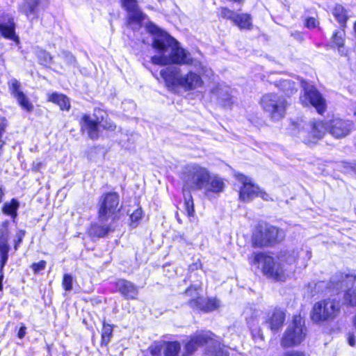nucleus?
<instances>
[{"instance_id":"f257e3e1","label":"nucleus","mask_w":356,"mask_h":356,"mask_svg":"<svg viewBox=\"0 0 356 356\" xmlns=\"http://www.w3.org/2000/svg\"><path fill=\"white\" fill-rule=\"evenodd\" d=\"M147 30L154 35L152 47L157 53L151 58L154 64L165 65L172 63L179 65L192 63L193 59L191 54L166 32L161 30L152 22L147 24Z\"/></svg>"},{"instance_id":"f03ea898","label":"nucleus","mask_w":356,"mask_h":356,"mask_svg":"<svg viewBox=\"0 0 356 356\" xmlns=\"http://www.w3.org/2000/svg\"><path fill=\"white\" fill-rule=\"evenodd\" d=\"M312 257V252L309 249H302L300 252H293L292 254L285 252L278 257V263L274 259L264 252H254L250 259V264L261 268L264 274L277 281H284L288 276V272L292 270V266L297 259L308 261Z\"/></svg>"},{"instance_id":"7ed1b4c3","label":"nucleus","mask_w":356,"mask_h":356,"mask_svg":"<svg viewBox=\"0 0 356 356\" xmlns=\"http://www.w3.org/2000/svg\"><path fill=\"white\" fill-rule=\"evenodd\" d=\"M160 75L170 90L175 91L178 88H181L188 92L197 90L204 85L200 74L192 70L184 73L177 67L163 69L160 72Z\"/></svg>"},{"instance_id":"20e7f679","label":"nucleus","mask_w":356,"mask_h":356,"mask_svg":"<svg viewBox=\"0 0 356 356\" xmlns=\"http://www.w3.org/2000/svg\"><path fill=\"white\" fill-rule=\"evenodd\" d=\"M214 334L209 331H197L190 337L185 343L183 356H189L195 353L198 348L206 345V356H227L224 353L220 343L215 339Z\"/></svg>"},{"instance_id":"39448f33","label":"nucleus","mask_w":356,"mask_h":356,"mask_svg":"<svg viewBox=\"0 0 356 356\" xmlns=\"http://www.w3.org/2000/svg\"><path fill=\"white\" fill-rule=\"evenodd\" d=\"M308 130L306 131L301 129V124L298 122H292L289 128L291 134L299 138L306 144L316 143L319 139H321L327 130V125L321 120H314L309 123Z\"/></svg>"},{"instance_id":"423d86ee","label":"nucleus","mask_w":356,"mask_h":356,"mask_svg":"<svg viewBox=\"0 0 356 356\" xmlns=\"http://www.w3.org/2000/svg\"><path fill=\"white\" fill-rule=\"evenodd\" d=\"M339 312V301L336 298H329L314 304L311 312V318L315 323L328 321L335 318Z\"/></svg>"},{"instance_id":"0eeeda50","label":"nucleus","mask_w":356,"mask_h":356,"mask_svg":"<svg viewBox=\"0 0 356 356\" xmlns=\"http://www.w3.org/2000/svg\"><path fill=\"white\" fill-rule=\"evenodd\" d=\"M260 104L273 121H278L285 115L287 102L282 95L276 93L266 94L261 97Z\"/></svg>"},{"instance_id":"6e6552de","label":"nucleus","mask_w":356,"mask_h":356,"mask_svg":"<svg viewBox=\"0 0 356 356\" xmlns=\"http://www.w3.org/2000/svg\"><path fill=\"white\" fill-rule=\"evenodd\" d=\"M209 170L196 163L188 165L183 172L185 186L193 190H201L209 178Z\"/></svg>"},{"instance_id":"1a4fd4ad","label":"nucleus","mask_w":356,"mask_h":356,"mask_svg":"<svg viewBox=\"0 0 356 356\" xmlns=\"http://www.w3.org/2000/svg\"><path fill=\"white\" fill-rule=\"evenodd\" d=\"M284 232L275 226L259 225L252 236V243L255 247H263L273 245L282 241Z\"/></svg>"},{"instance_id":"9d476101","label":"nucleus","mask_w":356,"mask_h":356,"mask_svg":"<svg viewBox=\"0 0 356 356\" xmlns=\"http://www.w3.org/2000/svg\"><path fill=\"white\" fill-rule=\"evenodd\" d=\"M306 332L304 320L300 316H294L281 339L282 346L286 348L299 345L304 341Z\"/></svg>"},{"instance_id":"9b49d317","label":"nucleus","mask_w":356,"mask_h":356,"mask_svg":"<svg viewBox=\"0 0 356 356\" xmlns=\"http://www.w3.org/2000/svg\"><path fill=\"white\" fill-rule=\"evenodd\" d=\"M200 291H201L200 284L191 285L186 290L185 295L191 298L188 300L191 307L208 312L220 307V303L218 299L200 297Z\"/></svg>"},{"instance_id":"f8f14e48","label":"nucleus","mask_w":356,"mask_h":356,"mask_svg":"<svg viewBox=\"0 0 356 356\" xmlns=\"http://www.w3.org/2000/svg\"><path fill=\"white\" fill-rule=\"evenodd\" d=\"M118 205L119 195L116 193H108L102 196L99 202V220L104 223L109 219L114 220L120 211Z\"/></svg>"},{"instance_id":"ddd939ff","label":"nucleus","mask_w":356,"mask_h":356,"mask_svg":"<svg viewBox=\"0 0 356 356\" xmlns=\"http://www.w3.org/2000/svg\"><path fill=\"white\" fill-rule=\"evenodd\" d=\"M236 179L243 184L239 191V199L242 202H250L256 197H261L264 200H270L269 195L254 185L251 179L243 174L235 175Z\"/></svg>"},{"instance_id":"4468645a","label":"nucleus","mask_w":356,"mask_h":356,"mask_svg":"<svg viewBox=\"0 0 356 356\" xmlns=\"http://www.w3.org/2000/svg\"><path fill=\"white\" fill-rule=\"evenodd\" d=\"M304 93L300 97V102L305 106H314L319 114L325 112L326 103L320 92L312 85L302 83Z\"/></svg>"},{"instance_id":"2eb2a0df","label":"nucleus","mask_w":356,"mask_h":356,"mask_svg":"<svg viewBox=\"0 0 356 356\" xmlns=\"http://www.w3.org/2000/svg\"><path fill=\"white\" fill-rule=\"evenodd\" d=\"M8 87L10 94L16 99L21 108L27 112H32L34 106L22 91L20 82L16 79H12L8 81Z\"/></svg>"},{"instance_id":"dca6fc26","label":"nucleus","mask_w":356,"mask_h":356,"mask_svg":"<svg viewBox=\"0 0 356 356\" xmlns=\"http://www.w3.org/2000/svg\"><path fill=\"white\" fill-rule=\"evenodd\" d=\"M225 184L222 178L216 175L210 174L202 190L204 195L211 200L216 198L224 191Z\"/></svg>"},{"instance_id":"f3484780","label":"nucleus","mask_w":356,"mask_h":356,"mask_svg":"<svg viewBox=\"0 0 356 356\" xmlns=\"http://www.w3.org/2000/svg\"><path fill=\"white\" fill-rule=\"evenodd\" d=\"M330 134L334 138H339L348 135L353 129V122L339 118H333L329 121Z\"/></svg>"},{"instance_id":"a211bd4d","label":"nucleus","mask_w":356,"mask_h":356,"mask_svg":"<svg viewBox=\"0 0 356 356\" xmlns=\"http://www.w3.org/2000/svg\"><path fill=\"white\" fill-rule=\"evenodd\" d=\"M235 92L225 84H219L211 90L213 97L224 106H229L234 102Z\"/></svg>"},{"instance_id":"6ab92c4d","label":"nucleus","mask_w":356,"mask_h":356,"mask_svg":"<svg viewBox=\"0 0 356 356\" xmlns=\"http://www.w3.org/2000/svg\"><path fill=\"white\" fill-rule=\"evenodd\" d=\"M355 280V274L339 273L332 278L329 288L330 291L338 292L341 289L353 286Z\"/></svg>"},{"instance_id":"aec40b11","label":"nucleus","mask_w":356,"mask_h":356,"mask_svg":"<svg viewBox=\"0 0 356 356\" xmlns=\"http://www.w3.org/2000/svg\"><path fill=\"white\" fill-rule=\"evenodd\" d=\"M81 131L86 133L91 139H96L99 137V122L95 118L88 115H84L81 120Z\"/></svg>"},{"instance_id":"412c9836","label":"nucleus","mask_w":356,"mask_h":356,"mask_svg":"<svg viewBox=\"0 0 356 356\" xmlns=\"http://www.w3.org/2000/svg\"><path fill=\"white\" fill-rule=\"evenodd\" d=\"M285 320V313L281 309H275L269 312L264 322L273 332H277L282 326Z\"/></svg>"},{"instance_id":"4be33fe9","label":"nucleus","mask_w":356,"mask_h":356,"mask_svg":"<svg viewBox=\"0 0 356 356\" xmlns=\"http://www.w3.org/2000/svg\"><path fill=\"white\" fill-rule=\"evenodd\" d=\"M123 6L128 13L129 23L140 22L145 19V15L138 8L136 0H122Z\"/></svg>"},{"instance_id":"5701e85b","label":"nucleus","mask_w":356,"mask_h":356,"mask_svg":"<svg viewBox=\"0 0 356 356\" xmlns=\"http://www.w3.org/2000/svg\"><path fill=\"white\" fill-rule=\"evenodd\" d=\"M7 222L3 226L1 236H0V254H1V266L0 271L2 270L3 268L6 265L8 259V252L10 247L8 244L9 238V232L7 228Z\"/></svg>"},{"instance_id":"b1692460","label":"nucleus","mask_w":356,"mask_h":356,"mask_svg":"<svg viewBox=\"0 0 356 356\" xmlns=\"http://www.w3.org/2000/svg\"><path fill=\"white\" fill-rule=\"evenodd\" d=\"M116 287L119 292L127 299H136L138 296L137 287L129 281L119 280L116 282Z\"/></svg>"},{"instance_id":"393cba45","label":"nucleus","mask_w":356,"mask_h":356,"mask_svg":"<svg viewBox=\"0 0 356 356\" xmlns=\"http://www.w3.org/2000/svg\"><path fill=\"white\" fill-rule=\"evenodd\" d=\"M15 24L13 19L9 17L8 22L6 23H0V33L1 35L10 40H13L17 43L19 42V38L15 34Z\"/></svg>"},{"instance_id":"a878e982","label":"nucleus","mask_w":356,"mask_h":356,"mask_svg":"<svg viewBox=\"0 0 356 356\" xmlns=\"http://www.w3.org/2000/svg\"><path fill=\"white\" fill-rule=\"evenodd\" d=\"M93 117L97 119L99 127L111 131L114 130L116 127L115 125L108 119L106 112L100 108H95L94 110Z\"/></svg>"},{"instance_id":"bb28decb","label":"nucleus","mask_w":356,"mask_h":356,"mask_svg":"<svg viewBox=\"0 0 356 356\" xmlns=\"http://www.w3.org/2000/svg\"><path fill=\"white\" fill-rule=\"evenodd\" d=\"M48 100L59 106L61 110L68 111L70 108L69 99L63 94L54 92L48 95Z\"/></svg>"},{"instance_id":"cd10ccee","label":"nucleus","mask_w":356,"mask_h":356,"mask_svg":"<svg viewBox=\"0 0 356 356\" xmlns=\"http://www.w3.org/2000/svg\"><path fill=\"white\" fill-rule=\"evenodd\" d=\"M19 207V202L16 199L13 198L10 202H6L3 204L2 212L3 214L15 219L17 216Z\"/></svg>"},{"instance_id":"c85d7f7f","label":"nucleus","mask_w":356,"mask_h":356,"mask_svg":"<svg viewBox=\"0 0 356 356\" xmlns=\"http://www.w3.org/2000/svg\"><path fill=\"white\" fill-rule=\"evenodd\" d=\"M38 0H25L21 7V11L24 13L28 18L33 19L36 14Z\"/></svg>"},{"instance_id":"c756f323","label":"nucleus","mask_w":356,"mask_h":356,"mask_svg":"<svg viewBox=\"0 0 356 356\" xmlns=\"http://www.w3.org/2000/svg\"><path fill=\"white\" fill-rule=\"evenodd\" d=\"M234 23L241 29H250L252 26V19L248 14L236 15L234 17Z\"/></svg>"},{"instance_id":"7c9ffc66","label":"nucleus","mask_w":356,"mask_h":356,"mask_svg":"<svg viewBox=\"0 0 356 356\" xmlns=\"http://www.w3.org/2000/svg\"><path fill=\"white\" fill-rule=\"evenodd\" d=\"M248 326L251 330L252 337L257 341H263L264 337L261 329L259 327V322L257 318H252L248 321Z\"/></svg>"},{"instance_id":"2f4dec72","label":"nucleus","mask_w":356,"mask_h":356,"mask_svg":"<svg viewBox=\"0 0 356 356\" xmlns=\"http://www.w3.org/2000/svg\"><path fill=\"white\" fill-rule=\"evenodd\" d=\"M332 14L340 24H346L348 19L347 12L341 5H336Z\"/></svg>"},{"instance_id":"473e14b6","label":"nucleus","mask_w":356,"mask_h":356,"mask_svg":"<svg viewBox=\"0 0 356 356\" xmlns=\"http://www.w3.org/2000/svg\"><path fill=\"white\" fill-rule=\"evenodd\" d=\"M184 207L187 214L189 216H193L195 212L194 203L192 195L189 191L186 192L184 190Z\"/></svg>"},{"instance_id":"72a5a7b5","label":"nucleus","mask_w":356,"mask_h":356,"mask_svg":"<svg viewBox=\"0 0 356 356\" xmlns=\"http://www.w3.org/2000/svg\"><path fill=\"white\" fill-rule=\"evenodd\" d=\"M113 334V327L111 325L104 323L102 330V345H107Z\"/></svg>"},{"instance_id":"f704fd0d","label":"nucleus","mask_w":356,"mask_h":356,"mask_svg":"<svg viewBox=\"0 0 356 356\" xmlns=\"http://www.w3.org/2000/svg\"><path fill=\"white\" fill-rule=\"evenodd\" d=\"M344 38L345 31L343 30L337 31L332 35V42L338 47L339 51L341 54H344L343 51L341 50V48H342L344 44Z\"/></svg>"},{"instance_id":"c9c22d12","label":"nucleus","mask_w":356,"mask_h":356,"mask_svg":"<svg viewBox=\"0 0 356 356\" xmlns=\"http://www.w3.org/2000/svg\"><path fill=\"white\" fill-rule=\"evenodd\" d=\"M180 344L177 341L170 342L165 345V356H178L180 351Z\"/></svg>"},{"instance_id":"e433bc0d","label":"nucleus","mask_w":356,"mask_h":356,"mask_svg":"<svg viewBox=\"0 0 356 356\" xmlns=\"http://www.w3.org/2000/svg\"><path fill=\"white\" fill-rule=\"evenodd\" d=\"M109 230V227L106 225H92L89 231L92 236L102 237L105 236Z\"/></svg>"},{"instance_id":"4c0bfd02","label":"nucleus","mask_w":356,"mask_h":356,"mask_svg":"<svg viewBox=\"0 0 356 356\" xmlns=\"http://www.w3.org/2000/svg\"><path fill=\"white\" fill-rule=\"evenodd\" d=\"M346 302L351 306L356 305V288L348 290L344 295Z\"/></svg>"},{"instance_id":"58836bf2","label":"nucleus","mask_w":356,"mask_h":356,"mask_svg":"<svg viewBox=\"0 0 356 356\" xmlns=\"http://www.w3.org/2000/svg\"><path fill=\"white\" fill-rule=\"evenodd\" d=\"M38 57L43 65L49 64L52 59L51 55L44 50H40L38 52Z\"/></svg>"},{"instance_id":"ea45409f","label":"nucleus","mask_w":356,"mask_h":356,"mask_svg":"<svg viewBox=\"0 0 356 356\" xmlns=\"http://www.w3.org/2000/svg\"><path fill=\"white\" fill-rule=\"evenodd\" d=\"M281 85L284 90L286 91L287 94H291L294 91H297V88L295 86V83L290 80H284Z\"/></svg>"},{"instance_id":"a19ab883","label":"nucleus","mask_w":356,"mask_h":356,"mask_svg":"<svg viewBox=\"0 0 356 356\" xmlns=\"http://www.w3.org/2000/svg\"><path fill=\"white\" fill-rule=\"evenodd\" d=\"M73 278L69 274H65L63 279V286L65 291H70L72 289Z\"/></svg>"},{"instance_id":"79ce46f5","label":"nucleus","mask_w":356,"mask_h":356,"mask_svg":"<svg viewBox=\"0 0 356 356\" xmlns=\"http://www.w3.org/2000/svg\"><path fill=\"white\" fill-rule=\"evenodd\" d=\"M224 337L226 339L231 338V341H238L240 339L239 334L236 333L235 327H229Z\"/></svg>"},{"instance_id":"37998d69","label":"nucleus","mask_w":356,"mask_h":356,"mask_svg":"<svg viewBox=\"0 0 356 356\" xmlns=\"http://www.w3.org/2000/svg\"><path fill=\"white\" fill-rule=\"evenodd\" d=\"M142 216L143 211L140 208L137 209L136 211H134L130 216L131 225H133L134 223L137 224L138 220H140L142 218Z\"/></svg>"},{"instance_id":"c03bdc74","label":"nucleus","mask_w":356,"mask_h":356,"mask_svg":"<svg viewBox=\"0 0 356 356\" xmlns=\"http://www.w3.org/2000/svg\"><path fill=\"white\" fill-rule=\"evenodd\" d=\"M24 235H25V232L22 231V230H19L16 233L15 238L14 239V243H15L14 248L15 250H17V248L19 245V244L22 243Z\"/></svg>"},{"instance_id":"a18cd8bd","label":"nucleus","mask_w":356,"mask_h":356,"mask_svg":"<svg viewBox=\"0 0 356 356\" xmlns=\"http://www.w3.org/2000/svg\"><path fill=\"white\" fill-rule=\"evenodd\" d=\"M46 266V261H40L38 263H34L31 266L32 270L34 271L35 273H38L41 270H44Z\"/></svg>"},{"instance_id":"49530a36","label":"nucleus","mask_w":356,"mask_h":356,"mask_svg":"<svg viewBox=\"0 0 356 356\" xmlns=\"http://www.w3.org/2000/svg\"><path fill=\"white\" fill-rule=\"evenodd\" d=\"M220 15L223 18L227 19H232L234 21V17L236 16V15L232 10L223 8L221 9Z\"/></svg>"},{"instance_id":"de8ad7c7","label":"nucleus","mask_w":356,"mask_h":356,"mask_svg":"<svg viewBox=\"0 0 356 356\" xmlns=\"http://www.w3.org/2000/svg\"><path fill=\"white\" fill-rule=\"evenodd\" d=\"M45 167V164L44 162L36 159L33 162L32 164V170L35 172H39L41 170V169L44 168Z\"/></svg>"},{"instance_id":"09e8293b","label":"nucleus","mask_w":356,"mask_h":356,"mask_svg":"<svg viewBox=\"0 0 356 356\" xmlns=\"http://www.w3.org/2000/svg\"><path fill=\"white\" fill-rule=\"evenodd\" d=\"M63 56L65 60H66L67 63L72 65L75 62V58L71 54L63 53Z\"/></svg>"},{"instance_id":"8fccbe9b","label":"nucleus","mask_w":356,"mask_h":356,"mask_svg":"<svg viewBox=\"0 0 356 356\" xmlns=\"http://www.w3.org/2000/svg\"><path fill=\"white\" fill-rule=\"evenodd\" d=\"M306 26H307V27H308L309 29L316 27V20L313 17H310V18L307 19L306 21Z\"/></svg>"},{"instance_id":"3c124183","label":"nucleus","mask_w":356,"mask_h":356,"mask_svg":"<svg viewBox=\"0 0 356 356\" xmlns=\"http://www.w3.org/2000/svg\"><path fill=\"white\" fill-rule=\"evenodd\" d=\"M284 356H305V355L302 352L291 351V352L285 353L284 355Z\"/></svg>"},{"instance_id":"603ef678","label":"nucleus","mask_w":356,"mask_h":356,"mask_svg":"<svg viewBox=\"0 0 356 356\" xmlns=\"http://www.w3.org/2000/svg\"><path fill=\"white\" fill-rule=\"evenodd\" d=\"M26 327L25 326H22L19 330V332H18V337L19 339H22L25 334H26Z\"/></svg>"},{"instance_id":"864d4df0","label":"nucleus","mask_w":356,"mask_h":356,"mask_svg":"<svg viewBox=\"0 0 356 356\" xmlns=\"http://www.w3.org/2000/svg\"><path fill=\"white\" fill-rule=\"evenodd\" d=\"M348 343L351 346H355V345L356 343V340H355V337L353 335H350L348 337Z\"/></svg>"},{"instance_id":"5fc2aeb1","label":"nucleus","mask_w":356,"mask_h":356,"mask_svg":"<svg viewBox=\"0 0 356 356\" xmlns=\"http://www.w3.org/2000/svg\"><path fill=\"white\" fill-rule=\"evenodd\" d=\"M159 353V349L157 347L151 348V353L153 356H156Z\"/></svg>"},{"instance_id":"6e6d98bb","label":"nucleus","mask_w":356,"mask_h":356,"mask_svg":"<svg viewBox=\"0 0 356 356\" xmlns=\"http://www.w3.org/2000/svg\"><path fill=\"white\" fill-rule=\"evenodd\" d=\"M3 195H4L3 188L2 187H0V203L2 202Z\"/></svg>"},{"instance_id":"4d7b16f0","label":"nucleus","mask_w":356,"mask_h":356,"mask_svg":"<svg viewBox=\"0 0 356 356\" xmlns=\"http://www.w3.org/2000/svg\"><path fill=\"white\" fill-rule=\"evenodd\" d=\"M2 279H3V275H1V276H0V291L2 290V288H3L2 282H1Z\"/></svg>"},{"instance_id":"13d9d810","label":"nucleus","mask_w":356,"mask_h":356,"mask_svg":"<svg viewBox=\"0 0 356 356\" xmlns=\"http://www.w3.org/2000/svg\"><path fill=\"white\" fill-rule=\"evenodd\" d=\"M222 350L224 351V353H227V356H229L228 353L227 352V350H224V349L222 348Z\"/></svg>"},{"instance_id":"bf43d9fd","label":"nucleus","mask_w":356,"mask_h":356,"mask_svg":"<svg viewBox=\"0 0 356 356\" xmlns=\"http://www.w3.org/2000/svg\"><path fill=\"white\" fill-rule=\"evenodd\" d=\"M225 342L228 343H231V341H228L227 340V341H225Z\"/></svg>"},{"instance_id":"052dcab7","label":"nucleus","mask_w":356,"mask_h":356,"mask_svg":"<svg viewBox=\"0 0 356 356\" xmlns=\"http://www.w3.org/2000/svg\"><path fill=\"white\" fill-rule=\"evenodd\" d=\"M354 168H355V170L356 171V164H355V166L354 167Z\"/></svg>"}]
</instances>
